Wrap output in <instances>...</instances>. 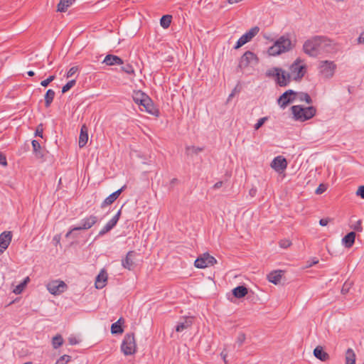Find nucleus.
<instances>
[{
	"label": "nucleus",
	"mask_w": 364,
	"mask_h": 364,
	"mask_svg": "<svg viewBox=\"0 0 364 364\" xmlns=\"http://www.w3.org/2000/svg\"><path fill=\"white\" fill-rule=\"evenodd\" d=\"M296 41H293L289 33L280 36L274 43L268 48L269 55L276 56L287 53L295 47Z\"/></svg>",
	"instance_id": "f257e3e1"
},
{
	"label": "nucleus",
	"mask_w": 364,
	"mask_h": 364,
	"mask_svg": "<svg viewBox=\"0 0 364 364\" xmlns=\"http://www.w3.org/2000/svg\"><path fill=\"white\" fill-rule=\"evenodd\" d=\"M266 75L274 79L277 85L280 87H286L292 80L289 73H287L282 68H272L266 72Z\"/></svg>",
	"instance_id": "f03ea898"
},
{
	"label": "nucleus",
	"mask_w": 364,
	"mask_h": 364,
	"mask_svg": "<svg viewBox=\"0 0 364 364\" xmlns=\"http://www.w3.org/2000/svg\"><path fill=\"white\" fill-rule=\"evenodd\" d=\"M294 119L296 121L305 122L316 115V109L313 107H303L301 105H294L291 107Z\"/></svg>",
	"instance_id": "7ed1b4c3"
},
{
	"label": "nucleus",
	"mask_w": 364,
	"mask_h": 364,
	"mask_svg": "<svg viewBox=\"0 0 364 364\" xmlns=\"http://www.w3.org/2000/svg\"><path fill=\"white\" fill-rule=\"evenodd\" d=\"M306 73V66L303 64V60L298 58L289 67V74L294 81H300Z\"/></svg>",
	"instance_id": "20e7f679"
},
{
	"label": "nucleus",
	"mask_w": 364,
	"mask_h": 364,
	"mask_svg": "<svg viewBox=\"0 0 364 364\" xmlns=\"http://www.w3.org/2000/svg\"><path fill=\"white\" fill-rule=\"evenodd\" d=\"M121 350L125 355H131L136 351V343L134 333H127L121 344Z\"/></svg>",
	"instance_id": "39448f33"
},
{
	"label": "nucleus",
	"mask_w": 364,
	"mask_h": 364,
	"mask_svg": "<svg viewBox=\"0 0 364 364\" xmlns=\"http://www.w3.org/2000/svg\"><path fill=\"white\" fill-rule=\"evenodd\" d=\"M303 50L309 56H317L320 53V36H315L305 41Z\"/></svg>",
	"instance_id": "423d86ee"
},
{
	"label": "nucleus",
	"mask_w": 364,
	"mask_h": 364,
	"mask_svg": "<svg viewBox=\"0 0 364 364\" xmlns=\"http://www.w3.org/2000/svg\"><path fill=\"white\" fill-rule=\"evenodd\" d=\"M258 62L259 58L257 55L252 51L247 50L240 58L238 68L242 70L251 65H257Z\"/></svg>",
	"instance_id": "0eeeda50"
},
{
	"label": "nucleus",
	"mask_w": 364,
	"mask_h": 364,
	"mask_svg": "<svg viewBox=\"0 0 364 364\" xmlns=\"http://www.w3.org/2000/svg\"><path fill=\"white\" fill-rule=\"evenodd\" d=\"M216 263V259L210 255L208 252H205L195 260L194 264L197 268L203 269L209 266H213Z\"/></svg>",
	"instance_id": "6e6552de"
},
{
	"label": "nucleus",
	"mask_w": 364,
	"mask_h": 364,
	"mask_svg": "<svg viewBox=\"0 0 364 364\" xmlns=\"http://www.w3.org/2000/svg\"><path fill=\"white\" fill-rule=\"evenodd\" d=\"M48 291L53 295H59L67 289V285L63 281H52L46 285Z\"/></svg>",
	"instance_id": "1a4fd4ad"
},
{
	"label": "nucleus",
	"mask_w": 364,
	"mask_h": 364,
	"mask_svg": "<svg viewBox=\"0 0 364 364\" xmlns=\"http://www.w3.org/2000/svg\"><path fill=\"white\" fill-rule=\"evenodd\" d=\"M336 67V65L332 61H321L319 66V72L325 78H330L333 75Z\"/></svg>",
	"instance_id": "9d476101"
},
{
	"label": "nucleus",
	"mask_w": 364,
	"mask_h": 364,
	"mask_svg": "<svg viewBox=\"0 0 364 364\" xmlns=\"http://www.w3.org/2000/svg\"><path fill=\"white\" fill-rule=\"evenodd\" d=\"M296 95L297 92L294 90H288L279 97L277 102L282 108H285L295 100Z\"/></svg>",
	"instance_id": "9b49d317"
},
{
	"label": "nucleus",
	"mask_w": 364,
	"mask_h": 364,
	"mask_svg": "<svg viewBox=\"0 0 364 364\" xmlns=\"http://www.w3.org/2000/svg\"><path fill=\"white\" fill-rule=\"evenodd\" d=\"M336 50V44L326 37L320 36V53L321 52L332 53Z\"/></svg>",
	"instance_id": "f8f14e48"
},
{
	"label": "nucleus",
	"mask_w": 364,
	"mask_h": 364,
	"mask_svg": "<svg viewBox=\"0 0 364 364\" xmlns=\"http://www.w3.org/2000/svg\"><path fill=\"white\" fill-rule=\"evenodd\" d=\"M98 221V218L96 215H91L81 220V225L74 227L73 230H88L95 225Z\"/></svg>",
	"instance_id": "ddd939ff"
},
{
	"label": "nucleus",
	"mask_w": 364,
	"mask_h": 364,
	"mask_svg": "<svg viewBox=\"0 0 364 364\" xmlns=\"http://www.w3.org/2000/svg\"><path fill=\"white\" fill-rule=\"evenodd\" d=\"M121 209L118 210L117 214L109 220L108 223L103 227V228L99 232L97 237H102L111 230H112L115 225H117L120 215H121Z\"/></svg>",
	"instance_id": "4468645a"
},
{
	"label": "nucleus",
	"mask_w": 364,
	"mask_h": 364,
	"mask_svg": "<svg viewBox=\"0 0 364 364\" xmlns=\"http://www.w3.org/2000/svg\"><path fill=\"white\" fill-rule=\"evenodd\" d=\"M136 252L131 250L129 251L124 259H122V265L124 268L128 270H132L136 267L134 259L136 257Z\"/></svg>",
	"instance_id": "2eb2a0df"
},
{
	"label": "nucleus",
	"mask_w": 364,
	"mask_h": 364,
	"mask_svg": "<svg viewBox=\"0 0 364 364\" xmlns=\"http://www.w3.org/2000/svg\"><path fill=\"white\" fill-rule=\"evenodd\" d=\"M287 166L286 159L282 156L275 157L271 163V167L277 173L283 172Z\"/></svg>",
	"instance_id": "dca6fc26"
},
{
	"label": "nucleus",
	"mask_w": 364,
	"mask_h": 364,
	"mask_svg": "<svg viewBox=\"0 0 364 364\" xmlns=\"http://www.w3.org/2000/svg\"><path fill=\"white\" fill-rule=\"evenodd\" d=\"M11 239L12 234L10 231H4L0 234V255L8 248Z\"/></svg>",
	"instance_id": "f3484780"
},
{
	"label": "nucleus",
	"mask_w": 364,
	"mask_h": 364,
	"mask_svg": "<svg viewBox=\"0 0 364 364\" xmlns=\"http://www.w3.org/2000/svg\"><path fill=\"white\" fill-rule=\"evenodd\" d=\"M126 188V186H123L121 188L110 194L102 203L101 208H105L107 205H112L120 196L122 191Z\"/></svg>",
	"instance_id": "a211bd4d"
},
{
	"label": "nucleus",
	"mask_w": 364,
	"mask_h": 364,
	"mask_svg": "<svg viewBox=\"0 0 364 364\" xmlns=\"http://www.w3.org/2000/svg\"><path fill=\"white\" fill-rule=\"evenodd\" d=\"M144 110L156 117L159 115V110L156 108L152 101V100L149 97L146 100V103L144 105Z\"/></svg>",
	"instance_id": "6ab92c4d"
},
{
	"label": "nucleus",
	"mask_w": 364,
	"mask_h": 364,
	"mask_svg": "<svg viewBox=\"0 0 364 364\" xmlns=\"http://www.w3.org/2000/svg\"><path fill=\"white\" fill-rule=\"evenodd\" d=\"M107 280V274L105 269H102L96 277L95 287L97 289H102L106 285Z\"/></svg>",
	"instance_id": "aec40b11"
},
{
	"label": "nucleus",
	"mask_w": 364,
	"mask_h": 364,
	"mask_svg": "<svg viewBox=\"0 0 364 364\" xmlns=\"http://www.w3.org/2000/svg\"><path fill=\"white\" fill-rule=\"evenodd\" d=\"M314 355L321 361H327L330 358L329 355L324 351L323 348L321 346H318L314 348Z\"/></svg>",
	"instance_id": "412c9836"
},
{
	"label": "nucleus",
	"mask_w": 364,
	"mask_h": 364,
	"mask_svg": "<svg viewBox=\"0 0 364 364\" xmlns=\"http://www.w3.org/2000/svg\"><path fill=\"white\" fill-rule=\"evenodd\" d=\"M103 63L107 65H122L123 64V60L117 55L109 54L105 56Z\"/></svg>",
	"instance_id": "4be33fe9"
},
{
	"label": "nucleus",
	"mask_w": 364,
	"mask_h": 364,
	"mask_svg": "<svg viewBox=\"0 0 364 364\" xmlns=\"http://www.w3.org/2000/svg\"><path fill=\"white\" fill-rule=\"evenodd\" d=\"M88 141V131L85 124H83L80 129V134L79 137V146L84 147Z\"/></svg>",
	"instance_id": "5701e85b"
},
{
	"label": "nucleus",
	"mask_w": 364,
	"mask_h": 364,
	"mask_svg": "<svg viewBox=\"0 0 364 364\" xmlns=\"http://www.w3.org/2000/svg\"><path fill=\"white\" fill-rule=\"evenodd\" d=\"M355 232L352 231L348 232L343 237V238L342 239V242L346 247L350 248L353 245L355 242Z\"/></svg>",
	"instance_id": "b1692460"
},
{
	"label": "nucleus",
	"mask_w": 364,
	"mask_h": 364,
	"mask_svg": "<svg viewBox=\"0 0 364 364\" xmlns=\"http://www.w3.org/2000/svg\"><path fill=\"white\" fill-rule=\"evenodd\" d=\"M193 324L191 318H184L181 322H179L176 326V332H182L183 331L190 328Z\"/></svg>",
	"instance_id": "393cba45"
},
{
	"label": "nucleus",
	"mask_w": 364,
	"mask_h": 364,
	"mask_svg": "<svg viewBox=\"0 0 364 364\" xmlns=\"http://www.w3.org/2000/svg\"><path fill=\"white\" fill-rule=\"evenodd\" d=\"M232 294L235 298L241 299L245 297L247 293L248 289L245 286H238L232 289Z\"/></svg>",
	"instance_id": "a878e982"
},
{
	"label": "nucleus",
	"mask_w": 364,
	"mask_h": 364,
	"mask_svg": "<svg viewBox=\"0 0 364 364\" xmlns=\"http://www.w3.org/2000/svg\"><path fill=\"white\" fill-rule=\"evenodd\" d=\"M282 276V271H281V270L273 271L267 275V279L269 280V282H270L274 284H277L280 282Z\"/></svg>",
	"instance_id": "bb28decb"
},
{
	"label": "nucleus",
	"mask_w": 364,
	"mask_h": 364,
	"mask_svg": "<svg viewBox=\"0 0 364 364\" xmlns=\"http://www.w3.org/2000/svg\"><path fill=\"white\" fill-rule=\"evenodd\" d=\"M124 320L123 318H119L118 321L111 326V332L112 334H120L122 333L124 330L122 327V323H124Z\"/></svg>",
	"instance_id": "cd10ccee"
},
{
	"label": "nucleus",
	"mask_w": 364,
	"mask_h": 364,
	"mask_svg": "<svg viewBox=\"0 0 364 364\" xmlns=\"http://www.w3.org/2000/svg\"><path fill=\"white\" fill-rule=\"evenodd\" d=\"M75 1L73 0H60L57 6V11L59 12H65L69 6H70Z\"/></svg>",
	"instance_id": "c85d7f7f"
},
{
	"label": "nucleus",
	"mask_w": 364,
	"mask_h": 364,
	"mask_svg": "<svg viewBox=\"0 0 364 364\" xmlns=\"http://www.w3.org/2000/svg\"><path fill=\"white\" fill-rule=\"evenodd\" d=\"M55 92L54 90L49 89L47 90L45 95V106L46 107H49L55 97Z\"/></svg>",
	"instance_id": "c756f323"
},
{
	"label": "nucleus",
	"mask_w": 364,
	"mask_h": 364,
	"mask_svg": "<svg viewBox=\"0 0 364 364\" xmlns=\"http://www.w3.org/2000/svg\"><path fill=\"white\" fill-rule=\"evenodd\" d=\"M346 364H355V355L351 348H348L346 350Z\"/></svg>",
	"instance_id": "7c9ffc66"
},
{
	"label": "nucleus",
	"mask_w": 364,
	"mask_h": 364,
	"mask_svg": "<svg viewBox=\"0 0 364 364\" xmlns=\"http://www.w3.org/2000/svg\"><path fill=\"white\" fill-rule=\"evenodd\" d=\"M33 151L34 154L38 158H41L43 156V154L41 151V146L40 143L37 140H33L32 142Z\"/></svg>",
	"instance_id": "2f4dec72"
},
{
	"label": "nucleus",
	"mask_w": 364,
	"mask_h": 364,
	"mask_svg": "<svg viewBox=\"0 0 364 364\" xmlns=\"http://www.w3.org/2000/svg\"><path fill=\"white\" fill-rule=\"evenodd\" d=\"M250 41V39H249L246 33L243 34L237 41L235 46H234L235 49H238L242 46H244L245 43Z\"/></svg>",
	"instance_id": "473e14b6"
},
{
	"label": "nucleus",
	"mask_w": 364,
	"mask_h": 364,
	"mask_svg": "<svg viewBox=\"0 0 364 364\" xmlns=\"http://www.w3.org/2000/svg\"><path fill=\"white\" fill-rule=\"evenodd\" d=\"M171 20L172 16L171 15H164L160 20V24L164 28H167L169 27Z\"/></svg>",
	"instance_id": "72a5a7b5"
},
{
	"label": "nucleus",
	"mask_w": 364,
	"mask_h": 364,
	"mask_svg": "<svg viewBox=\"0 0 364 364\" xmlns=\"http://www.w3.org/2000/svg\"><path fill=\"white\" fill-rule=\"evenodd\" d=\"M203 147H198V146H187L186 148V153L187 155H190V154H198L199 152H201L203 151Z\"/></svg>",
	"instance_id": "f704fd0d"
},
{
	"label": "nucleus",
	"mask_w": 364,
	"mask_h": 364,
	"mask_svg": "<svg viewBox=\"0 0 364 364\" xmlns=\"http://www.w3.org/2000/svg\"><path fill=\"white\" fill-rule=\"evenodd\" d=\"M63 338L60 335L58 334L53 338L52 345L53 348L57 349L58 348L63 345Z\"/></svg>",
	"instance_id": "c9c22d12"
},
{
	"label": "nucleus",
	"mask_w": 364,
	"mask_h": 364,
	"mask_svg": "<svg viewBox=\"0 0 364 364\" xmlns=\"http://www.w3.org/2000/svg\"><path fill=\"white\" fill-rule=\"evenodd\" d=\"M296 96H298L300 101H305L309 105L312 103L311 97L306 92H299L297 93Z\"/></svg>",
	"instance_id": "e433bc0d"
},
{
	"label": "nucleus",
	"mask_w": 364,
	"mask_h": 364,
	"mask_svg": "<svg viewBox=\"0 0 364 364\" xmlns=\"http://www.w3.org/2000/svg\"><path fill=\"white\" fill-rule=\"evenodd\" d=\"M145 97H149V96L141 90L134 92V95L132 96L134 102H136L141 99H145Z\"/></svg>",
	"instance_id": "4c0bfd02"
},
{
	"label": "nucleus",
	"mask_w": 364,
	"mask_h": 364,
	"mask_svg": "<svg viewBox=\"0 0 364 364\" xmlns=\"http://www.w3.org/2000/svg\"><path fill=\"white\" fill-rule=\"evenodd\" d=\"M259 28L258 26H254L250 28L247 32H246V35H247L250 41L259 33Z\"/></svg>",
	"instance_id": "58836bf2"
},
{
	"label": "nucleus",
	"mask_w": 364,
	"mask_h": 364,
	"mask_svg": "<svg viewBox=\"0 0 364 364\" xmlns=\"http://www.w3.org/2000/svg\"><path fill=\"white\" fill-rule=\"evenodd\" d=\"M76 83L75 80H72L68 82L62 88V92L65 93L70 90Z\"/></svg>",
	"instance_id": "ea45409f"
},
{
	"label": "nucleus",
	"mask_w": 364,
	"mask_h": 364,
	"mask_svg": "<svg viewBox=\"0 0 364 364\" xmlns=\"http://www.w3.org/2000/svg\"><path fill=\"white\" fill-rule=\"evenodd\" d=\"M245 339H246L245 333L243 332L239 333V334L237 337V340H236V343H237L239 347L242 346V344L245 341Z\"/></svg>",
	"instance_id": "a19ab883"
},
{
	"label": "nucleus",
	"mask_w": 364,
	"mask_h": 364,
	"mask_svg": "<svg viewBox=\"0 0 364 364\" xmlns=\"http://www.w3.org/2000/svg\"><path fill=\"white\" fill-rule=\"evenodd\" d=\"M28 281H29L28 277H27L23 282H22L20 284H18V286H16V287L14 290V292L16 294L21 293V291H23V289Z\"/></svg>",
	"instance_id": "79ce46f5"
},
{
	"label": "nucleus",
	"mask_w": 364,
	"mask_h": 364,
	"mask_svg": "<svg viewBox=\"0 0 364 364\" xmlns=\"http://www.w3.org/2000/svg\"><path fill=\"white\" fill-rule=\"evenodd\" d=\"M71 360V357L68 355H62L57 361L58 364H66Z\"/></svg>",
	"instance_id": "37998d69"
},
{
	"label": "nucleus",
	"mask_w": 364,
	"mask_h": 364,
	"mask_svg": "<svg viewBox=\"0 0 364 364\" xmlns=\"http://www.w3.org/2000/svg\"><path fill=\"white\" fill-rule=\"evenodd\" d=\"M351 228L353 229L356 232H362L363 231V227H362V220H358L355 224H353L351 226Z\"/></svg>",
	"instance_id": "c03bdc74"
},
{
	"label": "nucleus",
	"mask_w": 364,
	"mask_h": 364,
	"mask_svg": "<svg viewBox=\"0 0 364 364\" xmlns=\"http://www.w3.org/2000/svg\"><path fill=\"white\" fill-rule=\"evenodd\" d=\"M122 70L127 74H134V70L132 65L127 64L122 67Z\"/></svg>",
	"instance_id": "a18cd8bd"
},
{
	"label": "nucleus",
	"mask_w": 364,
	"mask_h": 364,
	"mask_svg": "<svg viewBox=\"0 0 364 364\" xmlns=\"http://www.w3.org/2000/svg\"><path fill=\"white\" fill-rule=\"evenodd\" d=\"M279 245L282 248H287L291 245V242L288 239H282L279 242Z\"/></svg>",
	"instance_id": "49530a36"
},
{
	"label": "nucleus",
	"mask_w": 364,
	"mask_h": 364,
	"mask_svg": "<svg viewBox=\"0 0 364 364\" xmlns=\"http://www.w3.org/2000/svg\"><path fill=\"white\" fill-rule=\"evenodd\" d=\"M268 119L267 117H262L260 118L257 122L255 124V129L257 130L259 129L264 124V122Z\"/></svg>",
	"instance_id": "de8ad7c7"
},
{
	"label": "nucleus",
	"mask_w": 364,
	"mask_h": 364,
	"mask_svg": "<svg viewBox=\"0 0 364 364\" xmlns=\"http://www.w3.org/2000/svg\"><path fill=\"white\" fill-rule=\"evenodd\" d=\"M55 78V75H50L47 79L41 81V85L43 87H47L52 81H53Z\"/></svg>",
	"instance_id": "09e8293b"
},
{
	"label": "nucleus",
	"mask_w": 364,
	"mask_h": 364,
	"mask_svg": "<svg viewBox=\"0 0 364 364\" xmlns=\"http://www.w3.org/2000/svg\"><path fill=\"white\" fill-rule=\"evenodd\" d=\"M43 124H40L36 128V130L35 132V136H40L42 138L43 137Z\"/></svg>",
	"instance_id": "8fccbe9b"
},
{
	"label": "nucleus",
	"mask_w": 364,
	"mask_h": 364,
	"mask_svg": "<svg viewBox=\"0 0 364 364\" xmlns=\"http://www.w3.org/2000/svg\"><path fill=\"white\" fill-rule=\"evenodd\" d=\"M78 70V68L77 66H73L67 73V77H71L74 74H75Z\"/></svg>",
	"instance_id": "3c124183"
},
{
	"label": "nucleus",
	"mask_w": 364,
	"mask_h": 364,
	"mask_svg": "<svg viewBox=\"0 0 364 364\" xmlns=\"http://www.w3.org/2000/svg\"><path fill=\"white\" fill-rule=\"evenodd\" d=\"M326 191V186L324 184H320L316 190V194H321Z\"/></svg>",
	"instance_id": "603ef678"
},
{
	"label": "nucleus",
	"mask_w": 364,
	"mask_h": 364,
	"mask_svg": "<svg viewBox=\"0 0 364 364\" xmlns=\"http://www.w3.org/2000/svg\"><path fill=\"white\" fill-rule=\"evenodd\" d=\"M356 194L360 196L361 198L364 199V186H359Z\"/></svg>",
	"instance_id": "864d4df0"
},
{
	"label": "nucleus",
	"mask_w": 364,
	"mask_h": 364,
	"mask_svg": "<svg viewBox=\"0 0 364 364\" xmlns=\"http://www.w3.org/2000/svg\"><path fill=\"white\" fill-rule=\"evenodd\" d=\"M349 289H350V284H348L346 282L341 289V293L343 294H347L349 291Z\"/></svg>",
	"instance_id": "5fc2aeb1"
},
{
	"label": "nucleus",
	"mask_w": 364,
	"mask_h": 364,
	"mask_svg": "<svg viewBox=\"0 0 364 364\" xmlns=\"http://www.w3.org/2000/svg\"><path fill=\"white\" fill-rule=\"evenodd\" d=\"M0 164L3 166L7 165L6 156L1 152H0Z\"/></svg>",
	"instance_id": "6e6d98bb"
},
{
	"label": "nucleus",
	"mask_w": 364,
	"mask_h": 364,
	"mask_svg": "<svg viewBox=\"0 0 364 364\" xmlns=\"http://www.w3.org/2000/svg\"><path fill=\"white\" fill-rule=\"evenodd\" d=\"M329 222V219L328 218H322L319 220V224L321 225V226H326L327 225V224Z\"/></svg>",
	"instance_id": "4d7b16f0"
},
{
	"label": "nucleus",
	"mask_w": 364,
	"mask_h": 364,
	"mask_svg": "<svg viewBox=\"0 0 364 364\" xmlns=\"http://www.w3.org/2000/svg\"><path fill=\"white\" fill-rule=\"evenodd\" d=\"M237 92H240V90H237V87H235L233 90L232 91V92L230 94L229 97H228V100L231 99L234 95Z\"/></svg>",
	"instance_id": "13d9d810"
},
{
	"label": "nucleus",
	"mask_w": 364,
	"mask_h": 364,
	"mask_svg": "<svg viewBox=\"0 0 364 364\" xmlns=\"http://www.w3.org/2000/svg\"><path fill=\"white\" fill-rule=\"evenodd\" d=\"M359 43H364V31L360 33V36L358 38Z\"/></svg>",
	"instance_id": "bf43d9fd"
},
{
	"label": "nucleus",
	"mask_w": 364,
	"mask_h": 364,
	"mask_svg": "<svg viewBox=\"0 0 364 364\" xmlns=\"http://www.w3.org/2000/svg\"><path fill=\"white\" fill-rule=\"evenodd\" d=\"M223 184V181H218L217 183H215L213 186V188L214 189H218L220 188Z\"/></svg>",
	"instance_id": "052dcab7"
},
{
	"label": "nucleus",
	"mask_w": 364,
	"mask_h": 364,
	"mask_svg": "<svg viewBox=\"0 0 364 364\" xmlns=\"http://www.w3.org/2000/svg\"><path fill=\"white\" fill-rule=\"evenodd\" d=\"M147 97H145V99H141L139 101H137L136 103L138 104L140 106H144V105L146 103V100Z\"/></svg>",
	"instance_id": "680f3d73"
},
{
	"label": "nucleus",
	"mask_w": 364,
	"mask_h": 364,
	"mask_svg": "<svg viewBox=\"0 0 364 364\" xmlns=\"http://www.w3.org/2000/svg\"><path fill=\"white\" fill-rule=\"evenodd\" d=\"M77 230H73V228L70 231H68V232L66 233V235H65V237H68L72 234V232H74V231H77Z\"/></svg>",
	"instance_id": "e2e57ef3"
},
{
	"label": "nucleus",
	"mask_w": 364,
	"mask_h": 364,
	"mask_svg": "<svg viewBox=\"0 0 364 364\" xmlns=\"http://www.w3.org/2000/svg\"><path fill=\"white\" fill-rule=\"evenodd\" d=\"M69 342L71 345H75L77 343V341L75 338H70Z\"/></svg>",
	"instance_id": "0e129e2a"
},
{
	"label": "nucleus",
	"mask_w": 364,
	"mask_h": 364,
	"mask_svg": "<svg viewBox=\"0 0 364 364\" xmlns=\"http://www.w3.org/2000/svg\"><path fill=\"white\" fill-rule=\"evenodd\" d=\"M242 0H228V3L230 4H235L241 1Z\"/></svg>",
	"instance_id": "69168bd1"
},
{
	"label": "nucleus",
	"mask_w": 364,
	"mask_h": 364,
	"mask_svg": "<svg viewBox=\"0 0 364 364\" xmlns=\"http://www.w3.org/2000/svg\"><path fill=\"white\" fill-rule=\"evenodd\" d=\"M318 262V260L317 259H314L311 264H310L309 267H311L313 264H316Z\"/></svg>",
	"instance_id": "338daca9"
},
{
	"label": "nucleus",
	"mask_w": 364,
	"mask_h": 364,
	"mask_svg": "<svg viewBox=\"0 0 364 364\" xmlns=\"http://www.w3.org/2000/svg\"><path fill=\"white\" fill-rule=\"evenodd\" d=\"M27 74H28V76H31V77H33L35 75L34 72L32 71V70L28 71L27 73Z\"/></svg>",
	"instance_id": "774afa93"
}]
</instances>
